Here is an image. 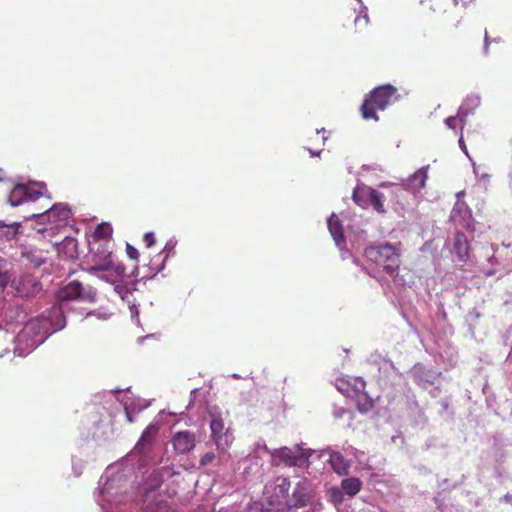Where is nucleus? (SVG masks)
Here are the masks:
<instances>
[{"mask_svg":"<svg viewBox=\"0 0 512 512\" xmlns=\"http://www.w3.org/2000/svg\"><path fill=\"white\" fill-rule=\"evenodd\" d=\"M129 310H130L131 318H132L133 322L135 324L139 325L140 324V320H139L138 307L135 304H130L129 303Z\"/></svg>","mask_w":512,"mask_h":512,"instance_id":"nucleus-36","label":"nucleus"},{"mask_svg":"<svg viewBox=\"0 0 512 512\" xmlns=\"http://www.w3.org/2000/svg\"><path fill=\"white\" fill-rule=\"evenodd\" d=\"M23 259H25L30 265L35 268L40 267L46 262V257L43 251L39 249H29L21 253Z\"/></svg>","mask_w":512,"mask_h":512,"instance_id":"nucleus-22","label":"nucleus"},{"mask_svg":"<svg viewBox=\"0 0 512 512\" xmlns=\"http://www.w3.org/2000/svg\"><path fill=\"white\" fill-rule=\"evenodd\" d=\"M327 224H328V229L331 234V237L333 238V240L335 242V245L342 252V258L346 259L350 253L347 249H344L346 241H345L344 229H343L342 222L333 213L327 219Z\"/></svg>","mask_w":512,"mask_h":512,"instance_id":"nucleus-11","label":"nucleus"},{"mask_svg":"<svg viewBox=\"0 0 512 512\" xmlns=\"http://www.w3.org/2000/svg\"><path fill=\"white\" fill-rule=\"evenodd\" d=\"M337 510H338V512H349L348 510H342V509H339V508Z\"/></svg>","mask_w":512,"mask_h":512,"instance_id":"nucleus-59","label":"nucleus"},{"mask_svg":"<svg viewBox=\"0 0 512 512\" xmlns=\"http://www.w3.org/2000/svg\"><path fill=\"white\" fill-rule=\"evenodd\" d=\"M73 470H74V472H75V474H76L77 476H79V475L81 474V469L77 470V466H76V464H73Z\"/></svg>","mask_w":512,"mask_h":512,"instance_id":"nucleus-49","label":"nucleus"},{"mask_svg":"<svg viewBox=\"0 0 512 512\" xmlns=\"http://www.w3.org/2000/svg\"><path fill=\"white\" fill-rule=\"evenodd\" d=\"M125 277V272L121 276H116L113 272L108 273V279H101L107 283H110L114 286V291L121 297L122 300H128L129 295L135 290V283H131L130 285L123 282V278Z\"/></svg>","mask_w":512,"mask_h":512,"instance_id":"nucleus-16","label":"nucleus"},{"mask_svg":"<svg viewBox=\"0 0 512 512\" xmlns=\"http://www.w3.org/2000/svg\"><path fill=\"white\" fill-rule=\"evenodd\" d=\"M65 246L71 250H75L77 247V242L73 238H66L65 239Z\"/></svg>","mask_w":512,"mask_h":512,"instance_id":"nucleus-43","label":"nucleus"},{"mask_svg":"<svg viewBox=\"0 0 512 512\" xmlns=\"http://www.w3.org/2000/svg\"><path fill=\"white\" fill-rule=\"evenodd\" d=\"M497 272H498V270H487V271L485 272V274H486V275H488V276H490V275H494V274H496Z\"/></svg>","mask_w":512,"mask_h":512,"instance_id":"nucleus-48","label":"nucleus"},{"mask_svg":"<svg viewBox=\"0 0 512 512\" xmlns=\"http://www.w3.org/2000/svg\"><path fill=\"white\" fill-rule=\"evenodd\" d=\"M469 242L464 233H456L453 240V254L456 260L461 263H466L469 260Z\"/></svg>","mask_w":512,"mask_h":512,"instance_id":"nucleus-18","label":"nucleus"},{"mask_svg":"<svg viewBox=\"0 0 512 512\" xmlns=\"http://www.w3.org/2000/svg\"><path fill=\"white\" fill-rule=\"evenodd\" d=\"M429 166H423L403 181L402 187L410 192H419L427 180Z\"/></svg>","mask_w":512,"mask_h":512,"instance_id":"nucleus-15","label":"nucleus"},{"mask_svg":"<svg viewBox=\"0 0 512 512\" xmlns=\"http://www.w3.org/2000/svg\"><path fill=\"white\" fill-rule=\"evenodd\" d=\"M344 412H345V410H344V409L335 410V411H334V415H335V417L340 418V417H342V415L344 414Z\"/></svg>","mask_w":512,"mask_h":512,"instance_id":"nucleus-46","label":"nucleus"},{"mask_svg":"<svg viewBox=\"0 0 512 512\" xmlns=\"http://www.w3.org/2000/svg\"><path fill=\"white\" fill-rule=\"evenodd\" d=\"M329 462L332 466V469L338 475H346L349 471V463L343 457V455L336 451L329 452Z\"/></svg>","mask_w":512,"mask_h":512,"instance_id":"nucleus-19","label":"nucleus"},{"mask_svg":"<svg viewBox=\"0 0 512 512\" xmlns=\"http://www.w3.org/2000/svg\"><path fill=\"white\" fill-rule=\"evenodd\" d=\"M19 228V222H12L7 224L0 220V237L6 240L13 239L18 234Z\"/></svg>","mask_w":512,"mask_h":512,"instance_id":"nucleus-25","label":"nucleus"},{"mask_svg":"<svg viewBox=\"0 0 512 512\" xmlns=\"http://www.w3.org/2000/svg\"><path fill=\"white\" fill-rule=\"evenodd\" d=\"M144 339H145L144 337H140L138 340H139L140 342H142Z\"/></svg>","mask_w":512,"mask_h":512,"instance_id":"nucleus-64","label":"nucleus"},{"mask_svg":"<svg viewBox=\"0 0 512 512\" xmlns=\"http://www.w3.org/2000/svg\"><path fill=\"white\" fill-rule=\"evenodd\" d=\"M123 404L127 420L131 423L134 421V417L148 406V404H144L143 401L132 398L126 399Z\"/></svg>","mask_w":512,"mask_h":512,"instance_id":"nucleus-20","label":"nucleus"},{"mask_svg":"<svg viewBox=\"0 0 512 512\" xmlns=\"http://www.w3.org/2000/svg\"><path fill=\"white\" fill-rule=\"evenodd\" d=\"M40 196H42V192L36 191L33 187L18 184L10 192L8 201L11 206H19L24 202L35 201Z\"/></svg>","mask_w":512,"mask_h":512,"instance_id":"nucleus-10","label":"nucleus"},{"mask_svg":"<svg viewBox=\"0 0 512 512\" xmlns=\"http://www.w3.org/2000/svg\"><path fill=\"white\" fill-rule=\"evenodd\" d=\"M470 217L471 212L469 207L465 203L457 201L451 211V218L454 221H457L459 218L463 222L467 223Z\"/></svg>","mask_w":512,"mask_h":512,"instance_id":"nucleus-23","label":"nucleus"},{"mask_svg":"<svg viewBox=\"0 0 512 512\" xmlns=\"http://www.w3.org/2000/svg\"><path fill=\"white\" fill-rule=\"evenodd\" d=\"M9 351L10 349L8 347L5 348L3 352H0V358L4 357Z\"/></svg>","mask_w":512,"mask_h":512,"instance_id":"nucleus-50","label":"nucleus"},{"mask_svg":"<svg viewBox=\"0 0 512 512\" xmlns=\"http://www.w3.org/2000/svg\"><path fill=\"white\" fill-rule=\"evenodd\" d=\"M96 296L94 288L90 286L85 288L80 282L73 281L57 292L58 305L52 306L41 316L27 321L16 337L7 331H0V341L13 344V352L18 356H26L41 345L49 335L66 326L65 311L69 307V301L93 303L96 301Z\"/></svg>","mask_w":512,"mask_h":512,"instance_id":"nucleus-2","label":"nucleus"},{"mask_svg":"<svg viewBox=\"0 0 512 512\" xmlns=\"http://www.w3.org/2000/svg\"><path fill=\"white\" fill-rule=\"evenodd\" d=\"M337 389H338L339 391H341V392H345L344 387H343L342 385H340V384H337Z\"/></svg>","mask_w":512,"mask_h":512,"instance_id":"nucleus-52","label":"nucleus"},{"mask_svg":"<svg viewBox=\"0 0 512 512\" xmlns=\"http://www.w3.org/2000/svg\"><path fill=\"white\" fill-rule=\"evenodd\" d=\"M71 215V210L67 204L58 203L53 205L49 210L45 211L43 214L39 216L44 219L47 218L48 221L52 222L55 226H59L61 223H64Z\"/></svg>","mask_w":512,"mask_h":512,"instance_id":"nucleus-14","label":"nucleus"},{"mask_svg":"<svg viewBox=\"0 0 512 512\" xmlns=\"http://www.w3.org/2000/svg\"><path fill=\"white\" fill-rule=\"evenodd\" d=\"M257 447L260 448V444H257ZM261 448L270 453L273 458H279L287 466H308L311 456V450H306L300 445H296L295 451L286 446L274 450H270L266 445L261 446Z\"/></svg>","mask_w":512,"mask_h":512,"instance_id":"nucleus-7","label":"nucleus"},{"mask_svg":"<svg viewBox=\"0 0 512 512\" xmlns=\"http://www.w3.org/2000/svg\"><path fill=\"white\" fill-rule=\"evenodd\" d=\"M11 286L20 297L34 296L41 290V284L37 278L26 272L14 277Z\"/></svg>","mask_w":512,"mask_h":512,"instance_id":"nucleus-8","label":"nucleus"},{"mask_svg":"<svg viewBox=\"0 0 512 512\" xmlns=\"http://www.w3.org/2000/svg\"><path fill=\"white\" fill-rule=\"evenodd\" d=\"M365 386H366V383L362 378H357L354 380V390L357 393L364 391Z\"/></svg>","mask_w":512,"mask_h":512,"instance_id":"nucleus-38","label":"nucleus"},{"mask_svg":"<svg viewBox=\"0 0 512 512\" xmlns=\"http://www.w3.org/2000/svg\"><path fill=\"white\" fill-rule=\"evenodd\" d=\"M472 166H473V172L477 178L478 181H484V182H488L489 179H490V175L488 173H480L479 171V167L476 165V163H472Z\"/></svg>","mask_w":512,"mask_h":512,"instance_id":"nucleus-33","label":"nucleus"},{"mask_svg":"<svg viewBox=\"0 0 512 512\" xmlns=\"http://www.w3.org/2000/svg\"><path fill=\"white\" fill-rule=\"evenodd\" d=\"M510 271H512V266L509 269H507V271L505 273L510 272Z\"/></svg>","mask_w":512,"mask_h":512,"instance_id":"nucleus-63","label":"nucleus"},{"mask_svg":"<svg viewBox=\"0 0 512 512\" xmlns=\"http://www.w3.org/2000/svg\"><path fill=\"white\" fill-rule=\"evenodd\" d=\"M442 407L444 409H447L448 408V402L447 401H442Z\"/></svg>","mask_w":512,"mask_h":512,"instance_id":"nucleus-53","label":"nucleus"},{"mask_svg":"<svg viewBox=\"0 0 512 512\" xmlns=\"http://www.w3.org/2000/svg\"><path fill=\"white\" fill-rule=\"evenodd\" d=\"M420 417H421V420H422L423 422H425V421H426V418L424 417V414H423L421 411H420Z\"/></svg>","mask_w":512,"mask_h":512,"instance_id":"nucleus-54","label":"nucleus"},{"mask_svg":"<svg viewBox=\"0 0 512 512\" xmlns=\"http://www.w3.org/2000/svg\"><path fill=\"white\" fill-rule=\"evenodd\" d=\"M488 261H489L490 263H492V264H497V265L499 264V263H498V261H497V259H496L494 256L489 257V258H488Z\"/></svg>","mask_w":512,"mask_h":512,"instance_id":"nucleus-47","label":"nucleus"},{"mask_svg":"<svg viewBox=\"0 0 512 512\" xmlns=\"http://www.w3.org/2000/svg\"><path fill=\"white\" fill-rule=\"evenodd\" d=\"M457 115L456 116H449L445 119V124L448 128L450 129H455V126H456V119H457Z\"/></svg>","mask_w":512,"mask_h":512,"instance_id":"nucleus-41","label":"nucleus"},{"mask_svg":"<svg viewBox=\"0 0 512 512\" xmlns=\"http://www.w3.org/2000/svg\"><path fill=\"white\" fill-rule=\"evenodd\" d=\"M366 240V235L364 234V232H361L355 240L351 239L350 238V242H351V245L353 248H360L362 246V244L365 242Z\"/></svg>","mask_w":512,"mask_h":512,"instance_id":"nucleus-35","label":"nucleus"},{"mask_svg":"<svg viewBox=\"0 0 512 512\" xmlns=\"http://www.w3.org/2000/svg\"><path fill=\"white\" fill-rule=\"evenodd\" d=\"M196 392H197V389H193V390L191 391V394H195Z\"/></svg>","mask_w":512,"mask_h":512,"instance_id":"nucleus-62","label":"nucleus"},{"mask_svg":"<svg viewBox=\"0 0 512 512\" xmlns=\"http://www.w3.org/2000/svg\"><path fill=\"white\" fill-rule=\"evenodd\" d=\"M35 185H37L38 187L43 188V189L46 187V184L44 182H37V183H35Z\"/></svg>","mask_w":512,"mask_h":512,"instance_id":"nucleus-51","label":"nucleus"},{"mask_svg":"<svg viewBox=\"0 0 512 512\" xmlns=\"http://www.w3.org/2000/svg\"><path fill=\"white\" fill-rule=\"evenodd\" d=\"M481 98L477 94L468 95L458 108L457 117L460 121V130H463L467 117L480 105Z\"/></svg>","mask_w":512,"mask_h":512,"instance_id":"nucleus-17","label":"nucleus"},{"mask_svg":"<svg viewBox=\"0 0 512 512\" xmlns=\"http://www.w3.org/2000/svg\"><path fill=\"white\" fill-rule=\"evenodd\" d=\"M368 261L388 275H394L400 266V244L380 243L364 249Z\"/></svg>","mask_w":512,"mask_h":512,"instance_id":"nucleus-4","label":"nucleus"},{"mask_svg":"<svg viewBox=\"0 0 512 512\" xmlns=\"http://www.w3.org/2000/svg\"><path fill=\"white\" fill-rule=\"evenodd\" d=\"M248 458L252 460V459H254V458H256V457H255V456H252V455H248Z\"/></svg>","mask_w":512,"mask_h":512,"instance_id":"nucleus-61","label":"nucleus"},{"mask_svg":"<svg viewBox=\"0 0 512 512\" xmlns=\"http://www.w3.org/2000/svg\"><path fill=\"white\" fill-rule=\"evenodd\" d=\"M501 502L510 503L512 505V492L505 494L501 499Z\"/></svg>","mask_w":512,"mask_h":512,"instance_id":"nucleus-45","label":"nucleus"},{"mask_svg":"<svg viewBox=\"0 0 512 512\" xmlns=\"http://www.w3.org/2000/svg\"><path fill=\"white\" fill-rule=\"evenodd\" d=\"M7 263L4 259L0 258V288H4L10 281Z\"/></svg>","mask_w":512,"mask_h":512,"instance_id":"nucleus-30","label":"nucleus"},{"mask_svg":"<svg viewBox=\"0 0 512 512\" xmlns=\"http://www.w3.org/2000/svg\"><path fill=\"white\" fill-rule=\"evenodd\" d=\"M311 497V484L309 480L303 478L294 487L292 497L287 502V507L288 509L306 507L310 504Z\"/></svg>","mask_w":512,"mask_h":512,"instance_id":"nucleus-9","label":"nucleus"},{"mask_svg":"<svg viewBox=\"0 0 512 512\" xmlns=\"http://www.w3.org/2000/svg\"><path fill=\"white\" fill-rule=\"evenodd\" d=\"M489 43H490V39H489L487 31H485V34H484V47H483V50H484L485 54H488Z\"/></svg>","mask_w":512,"mask_h":512,"instance_id":"nucleus-44","label":"nucleus"},{"mask_svg":"<svg viewBox=\"0 0 512 512\" xmlns=\"http://www.w3.org/2000/svg\"><path fill=\"white\" fill-rule=\"evenodd\" d=\"M195 434L190 431H179L172 437V445L176 453L186 454L195 447Z\"/></svg>","mask_w":512,"mask_h":512,"instance_id":"nucleus-13","label":"nucleus"},{"mask_svg":"<svg viewBox=\"0 0 512 512\" xmlns=\"http://www.w3.org/2000/svg\"><path fill=\"white\" fill-rule=\"evenodd\" d=\"M340 487L343 490L344 494H346L349 497H354L360 492L362 488V482L359 478L349 477L341 481Z\"/></svg>","mask_w":512,"mask_h":512,"instance_id":"nucleus-21","label":"nucleus"},{"mask_svg":"<svg viewBox=\"0 0 512 512\" xmlns=\"http://www.w3.org/2000/svg\"><path fill=\"white\" fill-rule=\"evenodd\" d=\"M439 388H435L434 392H433V396H436L438 393H439Z\"/></svg>","mask_w":512,"mask_h":512,"instance_id":"nucleus-55","label":"nucleus"},{"mask_svg":"<svg viewBox=\"0 0 512 512\" xmlns=\"http://www.w3.org/2000/svg\"><path fill=\"white\" fill-rule=\"evenodd\" d=\"M361 3V10L359 12V16L355 18L354 22L355 24H359L361 22V19L364 21V26H367L369 23V17H368V9L366 6L363 5L361 0H358Z\"/></svg>","mask_w":512,"mask_h":512,"instance_id":"nucleus-32","label":"nucleus"},{"mask_svg":"<svg viewBox=\"0 0 512 512\" xmlns=\"http://www.w3.org/2000/svg\"><path fill=\"white\" fill-rule=\"evenodd\" d=\"M509 177H510V180H511V182H512V169H511V170H510V172H509Z\"/></svg>","mask_w":512,"mask_h":512,"instance_id":"nucleus-58","label":"nucleus"},{"mask_svg":"<svg viewBox=\"0 0 512 512\" xmlns=\"http://www.w3.org/2000/svg\"><path fill=\"white\" fill-rule=\"evenodd\" d=\"M309 152H310V154H311L312 156L319 155V153H320V152L316 153V152H314V151H312V150H309Z\"/></svg>","mask_w":512,"mask_h":512,"instance_id":"nucleus-56","label":"nucleus"},{"mask_svg":"<svg viewBox=\"0 0 512 512\" xmlns=\"http://www.w3.org/2000/svg\"><path fill=\"white\" fill-rule=\"evenodd\" d=\"M143 240L146 244L147 247H151L152 245L155 244V235L153 232H146L143 236Z\"/></svg>","mask_w":512,"mask_h":512,"instance_id":"nucleus-37","label":"nucleus"},{"mask_svg":"<svg viewBox=\"0 0 512 512\" xmlns=\"http://www.w3.org/2000/svg\"><path fill=\"white\" fill-rule=\"evenodd\" d=\"M112 235V227L108 223H102L96 227L93 232L92 241H110Z\"/></svg>","mask_w":512,"mask_h":512,"instance_id":"nucleus-27","label":"nucleus"},{"mask_svg":"<svg viewBox=\"0 0 512 512\" xmlns=\"http://www.w3.org/2000/svg\"><path fill=\"white\" fill-rule=\"evenodd\" d=\"M390 368H391V370H393V371L396 373V371H395V368H394L393 364H390Z\"/></svg>","mask_w":512,"mask_h":512,"instance_id":"nucleus-60","label":"nucleus"},{"mask_svg":"<svg viewBox=\"0 0 512 512\" xmlns=\"http://www.w3.org/2000/svg\"><path fill=\"white\" fill-rule=\"evenodd\" d=\"M348 456H353L359 467L364 470H369V459L365 452L360 451L352 446H349L346 450Z\"/></svg>","mask_w":512,"mask_h":512,"instance_id":"nucleus-24","label":"nucleus"},{"mask_svg":"<svg viewBox=\"0 0 512 512\" xmlns=\"http://www.w3.org/2000/svg\"><path fill=\"white\" fill-rule=\"evenodd\" d=\"M90 252L93 254L95 264L87 268V272L98 279H108V273L116 276L123 275L125 267L121 263H115L111 251V241H91Z\"/></svg>","mask_w":512,"mask_h":512,"instance_id":"nucleus-3","label":"nucleus"},{"mask_svg":"<svg viewBox=\"0 0 512 512\" xmlns=\"http://www.w3.org/2000/svg\"><path fill=\"white\" fill-rule=\"evenodd\" d=\"M176 244H177V241L175 239H173V238L169 239L166 242L165 247L163 249V252H167V255L164 257L161 266L156 269L155 274H157L158 272H160L164 268V262L167 260V258L169 256V253L174 250Z\"/></svg>","mask_w":512,"mask_h":512,"instance_id":"nucleus-31","label":"nucleus"},{"mask_svg":"<svg viewBox=\"0 0 512 512\" xmlns=\"http://www.w3.org/2000/svg\"><path fill=\"white\" fill-rule=\"evenodd\" d=\"M463 194H464V192H463V191L458 192V193H457V197L459 198V197H460V196H462Z\"/></svg>","mask_w":512,"mask_h":512,"instance_id":"nucleus-57","label":"nucleus"},{"mask_svg":"<svg viewBox=\"0 0 512 512\" xmlns=\"http://www.w3.org/2000/svg\"><path fill=\"white\" fill-rule=\"evenodd\" d=\"M210 418L211 439L218 451L226 452L234 441V436L230 429L225 426L223 413L217 407L208 409Z\"/></svg>","mask_w":512,"mask_h":512,"instance_id":"nucleus-6","label":"nucleus"},{"mask_svg":"<svg viewBox=\"0 0 512 512\" xmlns=\"http://www.w3.org/2000/svg\"><path fill=\"white\" fill-rule=\"evenodd\" d=\"M369 191H370V188H368L366 186H362V187L357 186L353 190V194H352L353 201L361 207H366L369 204Z\"/></svg>","mask_w":512,"mask_h":512,"instance_id":"nucleus-26","label":"nucleus"},{"mask_svg":"<svg viewBox=\"0 0 512 512\" xmlns=\"http://www.w3.org/2000/svg\"><path fill=\"white\" fill-rule=\"evenodd\" d=\"M458 144H459V147L460 149L463 151V153L470 158L469 156V153H468V150H467V147L465 145V142L463 140V135H462V131L460 132V138L458 140Z\"/></svg>","mask_w":512,"mask_h":512,"instance_id":"nucleus-42","label":"nucleus"},{"mask_svg":"<svg viewBox=\"0 0 512 512\" xmlns=\"http://www.w3.org/2000/svg\"><path fill=\"white\" fill-rule=\"evenodd\" d=\"M384 199L385 197L383 193L379 192L376 189L370 188L369 204H371L377 212H384Z\"/></svg>","mask_w":512,"mask_h":512,"instance_id":"nucleus-28","label":"nucleus"},{"mask_svg":"<svg viewBox=\"0 0 512 512\" xmlns=\"http://www.w3.org/2000/svg\"><path fill=\"white\" fill-rule=\"evenodd\" d=\"M126 251H127V255L129 256V258L134 259V260L138 259L139 252L136 248L127 244Z\"/></svg>","mask_w":512,"mask_h":512,"instance_id":"nucleus-39","label":"nucleus"},{"mask_svg":"<svg viewBox=\"0 0 512 512\" xmlns=\"http://www.w3.org/2000/svg\"><path fill=\"white\" fill-rule=\"evenodd\" d=\"M329 501L336 507L342 504L344 500V492L341 487L332 486L327 490Z\"/></svg>","mask_w":512,"mask_h":512,"instance_id":"nucleus-29","label":"nucleus"},{"mask_svg":"<svg viewBox=\"0 0 512 512\" xmlns=\"http://www.w3.org/2000/svg\"><path fill=\"white\" fill-rule=\"evenodd\" d=\"M290 487V482L287 478L282 479L281 483L278 484V488L281 493L286 494L288 493Z\"/></svg>","mask_w":512,"mask_h":512,"instance_id":"nucleus-40","label":"nucleus"},{"mask_svg":"<svg viewBox=\"0 0 512 512\" xmlns=\"http://www.w3.org/2000/svg\"><path fill=\"white\" fill-rule=\"evenodd\" d=\"M157 434L158 427L148 425L134 449L122 461L106 468L94 493L101 512H126L132 507L142 512H167V502L159 492L163 483L159 470L153 471L138 487L129 486L136 467H145L151 461Z\"/></svg>","mask_w":512,"mask_h":512,"instance_id":"nucleus-1","label":"nucleus"},{"mask_svg":"<svg viewBox=\"0 0 512 512\" xmlns=\"http://www.w3.org/2000/svg\"><path fill=\"white\" fill-rule=\"evenodd\" d=\"M396 91V88L389 84L375 88L361 106L362 117L378 121L376 110H385Z\"/></svg>","mask_w":512,"mask_h":512,"instance_id":"nucleus-5","label":"nucleus"},{"mask_svg":"<svg viewBox=\"0 0 512 512\" xmlns=\"http://www.w3.org/2000/svg\"><path fill=\"white\" fill-rule=\"evenodd\" d=\"M216 458V455L214 452H207L205 453L201 459H200V466H207V465H210L211 463H213V461L215 460Z\"/></svg>","mask_w":512,"mask_h":512,"instance_id":"nucleus-34","label":"nucleus"},{"mask_svg":"<svg viewBox=\"0 0 512 512\" xmlns=\"http://www.w3.org/2000/svg\"><path fill=\"white\" fill-rule=\"evenodd\" d=\"M410 373L414 382L423 388H428L430 385H433L436 379L441 375V372L427 369L420 363L415 364Z\"/></svg>","mask_w":512,"mask_h":512,"instance_id":"nucleus-12","label":"nucleus"}]
</instances>
